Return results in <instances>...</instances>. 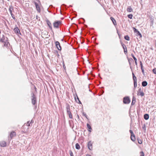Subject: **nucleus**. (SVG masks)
<instances>
[{"instance_id": "nucleus-7", "label": "nucleus", "mask_w": 156, "mask_h": 156, "mask_svg": "<svg viewBox=\"0 0 156 156\" xmlns=\"http://www.w3.org/2000/svg\"><path fill=\"white\" fill-rule=\"evenodd\" d=\"M14 31L15 33L17 34H21L20 30L17 27L15 28Z\"/></svg>"}, {"instance_id": "nucleus-32", "label": "nucleus", "mask_w": 156, "mask_h": 156, "mask_svg": "<svg viewBox=\"0 0 156 156\" xmlns=\"http://www.w3.org/2000/svg\"><path fill=\"white\" fill-rule=\"evenodd\" d=\"M67 114L69 115V117L70 119H72L73 118L72 115L71 113V112L69 113H68Z\"/></svg>"}, {"instance_id": "nucleus-46", "label": "nucleus", "mask_w": 156, "mask_h": 156, "mask_svg": "<svg viewBox=\"0 0 156 156\" xmlns=\"http://www.w3.org/2000/svg\"><path fill=\"white\" fill-rule=\"evenodd\" d=\"M38 16L37 15L36 16V19H37V20H38Z\"/></svg>"}, {"instance_id": "nucleus-15", "label": "nucleus", "mask_w": 156, "mask_h": 156, "mask_svg": "<svg viewBox=\"0 0 156 156\" xmlns=\"http://www.w3.org/2000/svg\"><path fill=\"white\" fill-rule=\"evenodd\" d=\"M131 55L132 57L134 59V60L135 61V63L136 65V66L137 65V60L136 58L135 57V56H134V55L133 54H131Z\"/></svg>"}, {"instance_id": "nucleus-49", "label": "nucleus", "mask_w": 156, "mask_h": 156, "mask_svg": "<svg viewBox=\"0 0 156 156\" xmlns=\"http://www.w3.org/2000/svg\"><path fill=\"white\" fill-rule=\"evenodd\" d=\"M87 156H91L90 155L88 154L87 155Z\"/></svg>"}, {"instance_id": "nucleus-43", "label": "nucleus", "mask_w": 156, "mask_h": 156, "mask_svg": "<svg viewBox=\"0 0 156 156\" xmlns=\"http://www.w3.org/2000/svg\"><path fill=\"white\" fill-rule=\"evenodd\" d=\"M141 91H143L142 90V89L141 88H140L137 91V92H141Z\"/></svg>"}, {"instance_id": "nucleus-17", "label": "nucleus", "mask_w": 156, "mask_h": 156, "mask_svg": "<svg viewBox=\"0 0 156 156\" xmlns=\"http://www.w3.org/2000/svg\"><path fill=\"white\" fill-rule=\"evenodd\" d=\"M110 19L112 22L113 23L114 25H116V22L115 20L112 17H110Z\"/></svg>"}, {"instance_id": "nucleus-33", "label": "nucleus", "mask_w": 156, "mask_h": 156, "mask_svg": "<svg viewBox=\"0 0 156 156\" xmlns=\"http://www.w3.org/2000/svg\"><path fill=\"white\" fill-rule=\"evenodd\" d=\"M137 140H138V143L139 144H142V140L141 139H137Z\"/></svg>"}, {"instance_id": "nucleus-18", "label": "nucleus", "mask_w": 156, "mask_h": 156, "mask_svg": "<svg viewBox=\"0 0 156 156\" xmlns=\"http://www.w3.org/2000/svg\"><path fill=\"white\" fill-rule=\"evenodd\" d=\"M137 95H140L141 97H143L144 95V94L143 91H141V92H137Z\"/></svg>"}, {"instance_id": "nucleus-4", "label": "nucleus", "mask_w": 156, "mask_h": 156, "mask_svg": "<svg viewBox=\"0 0 156 156\" xmlns=\"http://www.w3.org/2000/svg\"><path fill=\"white\" fill-rule=\"evenodd\" d=\"M87 147L90 150H92L93 148L92 143L91 141H89L87 144Z\"/></svg>"}, {"instance_id": "nucleus-31", "label": "nucleus", "mask_w": 156, "mask_h": 156, "mask_svg": "<svg viewBox=\"0 0 156 156\" xmlns=\"http://www.w3.org/2000/svg\"><path fill=\"white\" fill-rule=\"evenodd\" d=\"M136 34L137 35L139 36L140 37H142L141 34H140V32L139 31L137 32L136 33Z\"/></svg>"}, {"instance_id": "nucleus-11", "label": "nucleus", "mask_w": 156, "mask_h": 156, "mask_svg": "<svg viewBox=\"0 0 156 156\" xmlns=\"http://www.w3.org/2000/svg\"><path fill=\"white\" fill-rule=\"evenodd\" d=\"M46 22H47L48 25V26L49 27V28L51 30H52V26H51V23L50 22L49 20H46Z\"/></svg>"}, {"instance_id": "nucleus-47", "label": "nucleus", "mask_w": 156, "mask_h": 156, "mask_svg": "<svg viewBox=\"0 0 156 156\" xmlns=\"http://www.w3.org/2000/svg\"><path fill=\"white\" fill-rule=\"evenodd\" d=\"M129 65H130V66L131 65V63L129 61Z\"/></svg>"}, {"instance_id": "nucleus-23", "label": "nucleus", "mask_w": 156, "mask_h": 156, "mask_svg": "<svg viewBox=\"0 0 156 156\" xmlns=\"http://www.w3.org/2000/svg\"><path fill=\"white\" fill-rule=\"evenodd\" d=\"M75 101H76V102L78 103L79 104H81V102L79 100V98H78L77 96V98H76V97L75 98Z\"/></svg>"}, {"instance_id": "nucleus-50", "label": "nucleus", "mask_w": 156, "mask_h": 156, "mask_svg": "<svg viewBox=\"0 0 156 156\" xmlns=\"http://www.w3.org/2000/svg\"><path fill=\"white\" fill-rule=\"evenodd\" d=\"M130 69H132V67H131V66H130Z\"/></svg>"}, {"instance_id": "nucleus-36", "label": "nucleus", "mask_w": 156, "mask_h": 156, "mask_svg": "<svg viewBox=\"0 0 156 156\" xmlns=\"http://www.w3.org/2000/svg\"><path fill=\"white\" fill-rule=\"evenodd\" d=\"M153 73L156 74V68H154L153 69Z\"/></svg>"}, {"instance_id": "nucleus-34", "label": "nucleus", "mask_w": 156, "mask_h": 156, "mask_svg": "<svg viewBox=\"0 0 156 156\" xmlns=\"http://www.w3.org/2000/svg\"><path fill=\"white\" fill-rule=\"evenodd\" d=\"M140 156H144V154L143 151H141L140 152Z\"/></svg>"}, {"instance_id": "nucleus-8", "label": "nucleus", "mask_w": 156, "mask_h": 156, "mask_svg": "<svg viewBox=\"0 0 156 156\" xmlns=\"http://www.w3.org/2000/svg\"><path fill=\"white\" fill-rule=\"evenodd\" d=\"M121 44L122 46L123 49H124V51L125 54H126V53H127V50L126 45L122 43H121Z\"/></svg>"}, {"instance_id": "nucleus-41", "label": "nucleus", "mask_w": 156, "mask_h": 156, "mask_svg": "<svg viewBox=\"0 0 156 156\" xmlns=\"http://www.w3.org/2000/svg\"><path fill=\"white\" fill-rule=\"evenodd\" d=\"M69 154H70V156H73V152H72V151H70Z\"/></svg>"}, {"instance_id": "nucleus-44", "label": "nucleus", "mask_w": 156, "mask_h": 156, "mask_svg": "<svg viewBox=\"0 0 156 156\" xmlns=\"http://www.w3.org/2000/svg\"><path fill=\"white\" fill-rule=\"evenodd\" d=\"M142 128L143 129H144L145 130H146V126H145L144 125V126H143Z\"/></svg>"}, {"instance_id": "nucleus-19", "label": "nucleus", "mask_w": 156, "mask_h": 156, "mask_svg": "<svg viewBox=\"0 0 156 156\" xmlns=\"http://www.w3.org/2000/svg\"><path fill=\"white\" fill-rule=\"evenodd\" d=\"M142 84L143 87H145L147 86V83L146 81H143L142 83Z\"/></svg>"}, {"instance_id": "nucleus-1", "label": "nucleus", "mask_w": 156, "mask_h": 156, "mask_svg": "<svg viewBox=\"0 0 156 156\" xmlns=\"http://www.w3.org/2000/svg\"><path fill=\"white\" fill-rule=\"evenodd\" d=\"M32 103L33 105H35L36 102V99L35 96L33 93L31 94Z\"/></svg>"}, {"instance_id": "nucleus-24", "label": "nucleus", "mask_w": 156, "mask_h": 156, "mask_svg": "<svg viewBox=\"0 0 156 156\" xmlns=\"http://www.w3.org/2000/svg\"><path fill=\"white\" fill-rule=\"evenodd\" d=\"M127 10L128 12H131L132 11L133 9H132L131 6H129L127 8Z\"/></svg>"}, {"instance_id": "nucleus-45", "label": "nucleus", "mask_w": 156, "mask_h": 156, "mask_svg": "<svg viewBox=\"0 0 156 156\" xmlns=\"http://www.w3.org/2000/svg\"><path fill=\"white\" fill-rule=\"evenodd\" d=\"M141 71H142V73H143V74L144 75V69H143V70H142Z\"/></svg>"}, {"instance_id": "nucleus-30", "label": "nucleus", "mask_w": 156, "mask_h": 156, "mask_svg": "<svg viewBox=\"0 0 156 156\" xmlns=\"http://www.w3.org/2000/svg\"><path fill=\"white\" fill-rule=\"evenodd\" d=\"M133 16L132 14H129L127 16L130 19H132Z\"/></svg>"}, {"instance_id": "nucleus-26", "label": "nucleus", "mask_w": 156, "mask_h": 156, "mask_svg": "<svg viewBox=\"0 0 156 156\" xmlns=\"http://www.w3.org/2000/svg\"><path fill=\"white\" fill-rule=\"evenodd\" d=\"M76 149L79 150L80 149V145L78 143H76Z\"/></svg>"}, {"instance_id": "nucleus-3", "label": "nucleus", "mask_w": 156, "mask_h": 156, "mask_svg": "<svg viewBox=\"0 0 156 156\" xmlns=\"http://www.w3.org/2000/svg\"><path fill=\"white\" fill-rule=\"evenodd\" d=\"M61 23V22L60 21H55L53 23V26L55 28H58L59 26Z\"/></svg>"}, {"instance_id": "nucleus-27", "label": "nucleus", "mask_w": 156, "mask_h": 156, "mask_svg": "<svg viewBox=\"0 0 156 156\" xmlns=\"http://www.w3.org/2000/svg\"><path fill=\"white\" fill-rule=\"evenodd\" d=\"M124 38L127 41L129 40V37L128 35H126L124 37Z\"/></svg>"}, {"instance_id": "nucleus-29", "label": "nucleus", "mask_w": 156, "mask_h": 156, "mask_svg": "<svg viewBox=\"0 0 156 156\" xmlns=\"http://www.w3.org/2000/svg\"><path fill=\"white\" fill-rule=\"evenodd\" d=\"M13 9V8L12 6H10L9 8V12L10 13H12V10Z\"/></svg>"}, {"instance_id": "nucleus-20", "label": "nucleus", "mask_w": 156, "mask_h": 156, "mask_svg": "<svg viewBox=\"0 0 156 156\" xmlns=\"http://www.w3.org/2000/svg\"><path fill=\"white\" fill-rule=\"evenodd\" d=\"M131 139L133 141H134L135 140V137L134 134L131 135Z\"/></svg>"}, {"instance_id": "nucleus-10", "label": "nucleus", "mask_w": 156, "mask_h": 156, "mask_svg": "<svg viewBox=\"0 0 156 156\" xmlns=\"http://www.w3.org/2000/svg\"><path fill=\"white\" fill-rule=\"evenodd\" d=\"M6 145V142L5 141H2L0 142V145L2 147H5Z\"/></svg>"}, {"instance_id": "nucleus-16", "label": "nucleus", "mask_w": 156, "mask_h": 156, "mask_svg": "<svg viewBox=\"0 0 156 156\" xmlns=\"http://www.w3.org/2000/svg\"><path fill=\"white\" fill-rule=\"evenodd\" d=\"M132 75H133V82H137V79L136 78L134 75V73H132Z\"/></svg>"}, {"instance_id": "nucleus-12", "label": "nucleus", "mask_w": 156, "mask_h": 156, "mask_svg": "<svg viewBox=\"0 0 156 156\" xmlns=\"http://www.w3.org/2000/svg\"><path fill=\"white\" fill-rule=\"evenodd\" d=\"M6 37L4 35H3L2 37V38H1L0 40V41L2 42H5V40H6Z\"/></svg>"}, {"instance_id": "nucleus-6", "label": "nucleus", "mask_w": 156, "mask_h": 156, "mask_svg": "<svg viewBox=\"0 0 156 156\" xmlns=\"http://www.w3.org/2000/svg\"><path fill=\"white\" fill-rule=\"evenodd\" d=\"M55 44L58 49L59 50H61V47L59 42L57 41L55 42Z\"/></svg>"}, {"instance_id": "nucleus-40", "label": "nucleus", "mask_w": 156, "mask_h": 156, "mask_svg": "<svg viewBox=\"0 0 156 156\" xmlns=\"http://www.w3.org/2000/svg\"><path fill=\"white\" fill-rule=\"evenodd\" d=\"M31 123L30 122V121L27 122V126H30V124Z\"/></svg>"}, {"instance_id": "nucleus-35", "label": "nucleus", "mask_w": 156, "mask_h": 156, "mask_svg": "<svg viewBox=\"0 0 156 156\" xmlns=\"http://www.w3.org/2000/svg\"><path fill=\"white\" fill-rule=\"evenodd\" d=\"M134 86V88H136L137 87V82H133Z\"/></svg>"}, {"instance_id": "nucleus-39", "label": "nucleus", "mask_w": 156, "mask_h": 156, "mask_svg": "<svg viewBox=\"0 0 156 156\" xmlns=\"http://www.w3.org/2000/svg\"><path fill=\"white\" fill-rule=\"evenodd\" d=\"M10 14H11V15L12 18L13 19H15V16L12 13H11Z\"/></svg>"}, {"instance_id": "nucleus-28", "label": "nucleus", "mask_w": 156, "mask_h": 156, "mask_svg": "<svg viewBox=\"0 0 156 156\" xmlns=\"http://www.w3.org/2000/svg\"><path fill=\"white\" fill-rule=\"evenodd\" d=\"M140 68H141V70L144 69L143 68V66L142 62L141 61H140Z\"/></svg>"}, {"instance_id": "nucleus-2", "label": "nucleus", "mask_w": 156, "mask_h": 156, "mask_svg": "<svg viewBox=\"0 0 156 156\" xmlns=\"http://www.w3.org/2000/svg\"><path fill=\"white\" fill-rule=\"evenodd\" d=\"M130 102V100L128 97H125L123 98V102L125 104H128Z\"/></svg>"}, {"instance_id": "nucleus-37", "label": "nucleus", "mask_w": 156, "mask_h": 156, "mask_svg": "<svg viewBox=\"0 0 156 156\" xmlns=\"http://www.w3.org/2000/svg\"><path fill=\"white\" fill-rule=\"evenodd\" d=\"M83 115L85 116L87 119V115L85 112H83Z\"/></svg>"}, {"instance_id": "nucleus-21", "label": "nucleus", "mask_w": 156, "mask_h": 156, "mask_svg": "<svg viewBox=\"0 0 156 156\" xmlns=\"http://www.w3.org/2000/svg\"><path fill=\"white\" fill-rule=\"evenodd\" d=\"M144 118L146 120L148 119L149 118V115L147 114H145V115H144Z\"/></svg>"}, {"instance_id": "nucleus-22", "label": "nucleus", "mask_w": 156, "mask_h": 156, "mask_svg": "<svg viewBox=\"0 0 156 156\" xmlns=\"http://www.w3.org/2000/svg\"><path fill=\"white\" fill-rule=\"evenodd\" d=\"M87 127L89 129L88 131L90 132H91V130L92 129L91 127L90 126L88 123L87 124Z\"/></svg>"}, {"instance_id": "nucleus-51", "label": "nucleus", "mask_w": 156, "mask_h": 156, "mask_svg": "<svg viewBox=\"0 0 156 156\" xmlns=\"http://www.w3.org/2000/svg\"><path fill=\"white\" fill-rule=\"evenodd\" d=\"M83 20H84V19L83 18H82Z\"/></svg>"}, {"instance_id": "nucleus-52", "label": "nucleus", "mask_w": 156, "mask_h": 156, "mask_svg": "<svg viewBox=\"0 0 156 156\" xmlns=\"http://www.w3.org/2000/svg\"><path fill=\"white\" fill-rule=\"evenodd\" d=\"M62 5H64V4H63Z\"/></svg>"}, {"instance_id": "nucleus-5", "label": "nucleus", "mask_w": 156, "mask_h": 156, "mask_svg": "<svg viewBox=\"0 0 156 156\" xmlns=\"http://www.w3.org/2000/svg\"><path fill=\"white\" fill-rule=\"evenodd\" d=\"M34 4L35 5L37 11L39 13H40L41 10L40 8L39 5L36 2H35Z\"/></svg>"}, {"instance_id": "nucleus-9", "label": "nucleus", "mask_w": 156, "mask_h": 156, "mask_svg": "<svg viewBox=\"0 0 156 156\" xmlns=\"http://www.w3.org/2000/svg\"><path fill=\"white\" fill-rule=\"evenodd\" d=\"M3 43H4V46H5V47H8V45H9V43L8 41V40L7 38H6V40H5V42H3Z\"/></svg>"}, {"instance_id": "nucleus-48", "label": "nucleus", "mask_w": 156, "mask_h": 156, "mask_svg": "<svg viewBox=\"0 0 156 156\" xmlns=\"http://www.w3.org/2000/svg\"><path fill=\"white\" fill-rule=\"evenodd\" d=\"M30 122L31 123H33V120H31V122Z\"/></svg>"}, {"instance_id": "nucleus-38", "label": "nucleus", "mask_w": 156, "mask_h": 156, "mask_svg": "<svg viewBox=\"0 0 156 156\" xmlns=\"http://www.w3.org/2000/svg\"><path fill=\"white\" fill-rule=\"evenodd\" d=\"M133 30H134V32H135L136 33L138 31L135 28H133Z\"/></svg>"}, {"instance_id": "nucleus-13", "label": "nucleus", "mask_w": 156, "mask_h": 156, "mask_svg": "<svg viewBox=\"0 0 156 156\" xmlns=\"http://www.w3.org/2000/svg\"><path fill=\"white\" fill-rule=\"evenodd\" d=\"M16 133L14 131H12L10 133V137L12 139L13 136L16 135Z\"/></svg>"}, {"instance_id": "nucleus-14", "label": "nucleus", "mask_w": 156, "mask_h": 156, "mask_svg": "<svg viewBox=\"0 0 156 156\" xmlns=\"http://www.w3.org/2000/svg\"><path fill=\"white\" fill-rule=\"evenodd\" d=\"M66 110L67 113H69L70 112H71L70 111V107L69 105H68L66 108Z\"/></svg>"}, {"instance_id": "nucleus-42", "label": "nucleus", "mask_w": 156, "mask_h": 156, "mask_svg": "<svg viewBox=\"0 0 156 156\" xmlns=\"http://www.w3.org/2000/svg\"><path fill=\"white\" fill-rule=\"evenodd\" d=\"M129 132H130V133H131V135L134 134L133 133V132L131 130H129Z\"/></svg>"}, {"instance_id": "nucleus-25", "label": "nucleus", "mask_w": 156, "mask_h": 156, "mask_svg": "<svg viewBox=\"0 0 156 156\" xmlns=\"http://www.w3.org/2000/svg\"><path fill=\"white\" fill-rule=\"evenodd\" d=\"M136 102L135 98V97H133V100L131 103L132 105H133Z\"/></svg>"}]
</instances>
